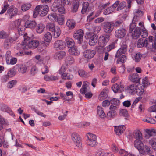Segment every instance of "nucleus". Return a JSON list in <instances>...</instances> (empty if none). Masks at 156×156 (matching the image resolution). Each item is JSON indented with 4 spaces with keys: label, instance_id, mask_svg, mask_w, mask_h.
Wrapping results in <instances>:
<instances>
[{
    "label": "nucleus",
    "instance_id": "f257e3e1",
    "mask_svg": "<svg viewBox=\"0 0 156 156\" xmlns=\"http://www.w3.org/2000/svg\"><path fill=\"white\" fill-rule=\"evenodd\" d=\"M87 39H89V44L90 46L95 45L98 41V36L93 33H88L85 36Z\"/></svg>",
    "mask_w": 156,
    "mask_h": 156
},
{
    "label": "nucleus",
    "instance_id": "f03ea898",
    "mask_svg": "<svg viewBox=\"0 0 156 156\" xmlns=\"http://www.w3.org/2000/svg\"><path fill=\"white\" fill-rule=\"evenodd\" d=\"M104 31L107 34H110L113 30L115 26L114 23L112 22H106L102 23Z\"/></svg>",
    "mask_w": 156,
    "mask_h": 156
},
{
    "label": "nucleus",
    "instance_id": "7ed1b4c3",
    "mask_svg": "<svg viewBox=\"0 0 156 156\" xmlns=\"http://www.w3.org/2000/svg\"><path fill=\"white\" fill-rule=\"evenodd\" d=\"M111 36V34H103L100 36L99 37L98 41V44L100 46L102 47L105 46L110 40Z\"/></svg>",
    "mask_w": 156,
    "mask_h": 156
},
{
    "label": "nucleus",
    "instance_id": "20e7f679",
    "mask_svg": "<svg viewBox=\"0 0 156 156\" xmlns=\"http://www.w3.org/2000/svg\"><path fill=\"white\" fill-rule=\"evenodd\" d=\"M87 140V144L91 147H94L97 145L98 143L97 141L96 136L94 134H90V136L88 137Z\"/></svg>",
    "mask_w": 156,
    "mask_h": 156
},
{
    "label": "nucleus",
    "instance_id": "39448f33",
    "mask_svg": "<svg viewBox=\"0 0 156 156\" xmlns=\"http://www.w3.org/2000/svg\"><path fill=\"white\" fill-rule=\"evenodd\" d=\"M84 35L83 31L81 29H79L76 31L73 34V37L78 40L79 44H81L83 41V37Z\"/></svg>",
    "mask_w": 156,
    "mask_h": 156
},
{
    "label": "nucleus",
    "instance_id": "423d86ee",
    "mask_svg": "<svg viewBox=\"0 0 156 156\" xmlns=\"http://www.w3.org/2000/svg\"><path fill=\"white\" fill-rule=\"evenodd\" d=\"M71 137L72 140L75 143L76 145L78 147L81 148L82 144L79 135L76 133H74L72 134Z\"/></svg>",
    "mask_w": 156,
    "mask_h": 156
},
{
    "label": "nucleus",
    "instance_id": "0eeeda50",
    "mask_svg": "<svg viewBox=\"0 0 156 156\" xmlns=\"http://www.w3.org/2000/svg\"><path fill=\"white\" fill-rule=\"evenodd\" d=\"M128 78L130 81L135 83H139L140 79L138 74L136 73L129 75Z\"/></svg>",
    "mask_w": 156,
    "mask_h": 156
},
{
    "label": "nucleus",
    "instance_id": "6e6552de",
    "mask_svg": "<svg viewBox=\"0 0 156 156\" xmlns=\"http://www.w3.org/2000/svg\"><path fill=\"white\" fill-rule=\"evenodd\" d=\"M54 47L56 49H63L65 48V43L62 40H57L55 42L54 44Z\"/></svg>",
    "mask_w": 156,
    "mask_h": 156
},
{
    "label": "nucleus",
    "instance_id": "1a4fd4ad",
    "mask_svg": "<svg viewBox=\"0 0 156 156\" xmlns=\"http://www.w3.org/2000/svg\"><path fill=\"white\" fill-rule=\"evenodd\" d=\"M95 53V51L89 49L85 51L83 53V55L85 58H91L93 57Z\"/></svg>",
    "mask_w": 156,
    "mask_h": 156
},
{
    "label": "nucleus",
    "instance_id": "9d476101",
    "mask_svg": "<svg viewBox=\"0 0 156 156\" xmlns=\"http://www.w3.org/2000/svg\"><path fill=\"white\" fill-rule=\"evenodd\" d=\"M126 34V31L124 28L117 30L115 32V36L118 38H121L123 37Z\"/></svg>",
    "mask_w": 156,
    "mask_h": 156
},
{
    "label": "nucleus",
    "instance_id": "9b49d317",
    "mask_svg": "<svg viewBox=\"0 0 156 156\" xmlns=\"http://www.w3.org/2000/svg\"><path fill=\"white\" fill-rule=\"evenodd\" d=\"M141 29L140 27H137L135 28L132 34L133 39H136L139 37L141 34Z\"/></svg>",
    "mask_w": 156,
    "mask_h": 156
},
{
    "label": "nucleus",
    "instance_id": "f8f14e48",
    "mask_svg": "<svg viewBox=\"0 0 156 156\" xmlns=\"http://www.w3.org/2000/svg\"><path fill=\"white\" fill-rule=\"evenodd\" d=\"M113 92L116 93L118 92H121L124 90V87L122 85H119L117 83L115 84L111 87Z\"/></svg>",
    "mask_w": 156,
    "mask_h": 156
},
{
    "label": "nucleus",
    "instance_id": "ddd939ff",
    "mask_svg": "<svg viewBox=\"0 0 156 156\" xmlns=\"http://www.w3.org/2000/svg\"><path fill=\"white\" fill-rule=\"evenodd\" d=\"M61 0H55L52 5L53 10H64L63 6L60 4Z\"/></svg>",
    "mask_w": 156,
    "mask_h": 156
},
{
    "label": "nucleus",
    "instance_id": "4468645a",
    "mask_svg": "<svg viewBox=\"0 0 156 156\" xmlns=\"http://www.w3.org/2000/svg\"><path fill=\"white\" fill-rule=\"evenodd\" d=\"M48 10H34L33 16L35 18L37 16H45L48 13Z\"/></svg>",
    "mask_w": 156,
    "mask_h": 156
},
{
    "label": "nucleus",
    "instance_id": "2eb2a0df",
    "mask_svg": "<svg viewBox=\"0 0 156 156\" xmlns=\"http://www.w3.org/2000/svg\"><path fill=\"white\" fill-rule=\"evenodd\" d=\"M60 14H59V16L56 20L59 24L61 25H62L64 23V16L62 14L65 13V10H58Z\"/></svg>",
    "mask_w": 156,
    "mask_h": 156
},
{
    "label": "nucleus",
    "instance_id": "dca6fc26",
    "mask_svg": "<svg viewBox=\"0 0 156 156\" xmlns=\"http://www.w3.org/2000/svg\"><path fill=\"white\" fill-rule=\"evenodd\" d=\"M137 86L135 84L129 85L126 87V89L129 93L132 95L136 94V90Z\"/></svg>",
    "mask_w": 156,
    "mask_h": 156
},
{
    "label": "nucleus",
    "instance_id": "f3484780",
    "mask_svg": "<svg viewBox=\"0 0 156 156\" xmlns=\"http://www.w3.org/2000/svg\"><path fill=\"white\" fill-rule=\"evenodd\" d=\"M39 44V41L38 40H34L29 41L27 46L30 48L34 49L37 48Z\"/></svg>",
    "mask_w": 156,
    "mask_h": 156
},
{
    "label": "nucleus",
    "instance_id": "a211bd4d",
    "mask_svg": "<svg viewBox=\"0 0 156 156\" xmlns=\"http://www.w3.org/2000/svg\"><path fill=\"white\" fill-rule=\"evenodd\" d=\"M15 40V38H13L9 37H8L5 40L4 42V47L6 49H8L10 47L11 43Z\"/></svg>",
    "mask_w": 156,
    "mask_h": 156
},
{
    "label": "nucleus",
    "instance_id": "6ab92c4d",
    "mask_svg": "<svg viewBox=\"0 0 156 156\" xmlns=\"http://www.w3.org/2000/svg\"><path fill=\"white\" fill-rule=\"evenodd\" d=\"M143 140H136L134 142V146L135 148H137L139 152L140 150L143 148L144 144L142 142Z\"/></svg>",
    "mask_w": 156,
    "mask_h": 156
},
{
    "label": "nucleus",
    "instance_id": "aec40b11",
    "mask_svg": "<svg viewBox=\"0 0 156 156\" xmlns=\"http://www.w3.org/2000/svg\"><path fill=\"white\" fill-rule=\"evenodd\" d=\"M148 45V39H145L144 41L142 39H140L138 41L137 46L139 48L146 47Z\"/></svg>",
    "mask_w": 156,
    "mask_h": 156
},
{
    "label": "nucleus",
    "instance_id": "412c9836",
    "mask_svg": "<svg viewBox=\"0 0 156 156\" xmlns=\"http://www.w3.org/2000/svg\"><path fill=\"white\" fill-rule=\"evenodd\" d=\"M140 153L143 154H147L150 155L151 154V150L150 148L147 145H145L141 150H140Z\"/></svg>",
    "mask_w": 156,
    "mask_h": 156
},
{
    "label": "nucleus",
    "instance_id": "4be33fe9",
    "mask_svg": "<svg viewBox=\"0 0 156 156\" xmlns=\"http://www.w3.org/2000/svg\"><path fill=\"white\" fill-rule=\"evenodd\" d=\"M126 128L124 126H115V131L116 134L118 135H120L125 130Z\"/></svg>",
    "mask_w": 156,
    "mask_h": 156
},
{
    "label": "nucleus",
    "instance_id": "5701e85b",
    "mask_svg": "<svg viewBox=\"0 0 156 156\" xmlns=\"http://www.w3.org/2000/svg\"><path fill=\"white\" fill-rule=\"evenodd\" d=\"M66 55V52L62 51L55 53L54 55V57L56 59L60 60L65 57Z\"/></svg>",
    "mask_w": 156,
    "mask_h": 156
},
{
    "label": "nucleus",
    "instance_id": "b1692460",
    "mask_svg": "<svg viewBox=\"0 0 156 156\" xmlns=\"http://www.w3.org/2000/svg\"><path fill=\"white\" fill-rule=\"evenodd\" d=\"M69 52L70 54L75 56H78L80 53L79 51L78 50L76 46L70 48L69 50Z\"/></svg>",
    "mask_w": 156,
    "mask_h": 156
},
{
    "label": "nucleus",
    "instance_id": "393cba45",
    "mask_svg": "<svg viewBox=\"0 0 156 156\" xmlns=\"http://www.w3.org/2000/svg\"><path fill=\"white\" fill-rule=\"evenodd\" d=\"M37 23L35 21L28 20L25 23V26L26 27L34 29L36 27Z\"/></svg>",
    "mask_w": 156,
    "mask_h": 156
},
{
    "label": "nucleus",
    "instance_id": "a878e982",
    "mask_svg": "<svg viewBox=\"0 0 156 156\" xmlns=\"http://www.w3.org/2000/svg\"><path fill=\"white\" fill-rule=\"evenodd\" d=\"M97 112L98 115L101 118H104L106 117V115L104 112L103 108L100 106H98L97 107Z\"/></svg>",
    "mask_w": 156,
    "mask_h": 156
},
{
    "label": "nucleus",
    "instance_id": "bb28decb",
    "mask_svg": "<svg viewBox=\"0 0 156 156\" xmlns=\"http://www.w3.org/2000/svg\"><path fill=\"white\" fill-rule=\"evenodd\" d=\"M145 131L148 135H146L145 136V137L147 139L149 138L151 136H155L156 133V130L153 129H146Z\"/></svg>",
    "mask_w": 156,
    "mask_h": 156
},
{
    "label": "nucleus",
    "instance_id": "cd10ccee",
    "mask_svg": "<svg viewBox=\"0 0 156 156\" xmlns=\"http://www.w3.org/2000/svg\"><path fill=\"white\" fill-rule=\"evenodd\" d=\"M140 84L137 86L136 90V94L139 96L142 95L144 91V87L145 86H141Z\"/></svg>",
    "mask_w": 156,
    "mask_h": 156
},
{
    "label": "nucleus",
    "instance_id": "c85d7f7f",
    "mask_svg": "<svg viewBox=\"0 0 156 156\" xmlns=\"http://www.w3.org/2000/svg\"><path fill=\"white\" fill-rule=\"evenodd\" d=\"M27 35V34L26 33L24 34L23 36L24 38V41H23L22 42V48L24 49H27V45H26L24 47V45L27 43V41H29L30 39V37L28 36Z\"/></svg>",
    "mask_w": 156,
    "mask_h": 156
},
{
    "label": "nucleus",
    "instance_id": "c756f323",
    "mask_svg": "<svg viewBox=\"0 0 156 156\" xmlns=\"http://www.w3.org/2000/svg\"><path fill=\"white\" fill-rule=\"evenodd\" d=\"M66 25L70 29H72L75 27L76 23L73 20L68 19L66 22Z\"/></svg>",
    "mask_w": 156,
    "mask_h": 156
},
{
    "label": "nucleus",
    "instance_id": "7c9ffc66",
    "mask_svg": "<svg viewBox=\"0 0 156 156\" xmlns=\"http://www.w3.org/2000/svg\"><path fill=\"white\" fill-rule=\"evenodd\" d=\"M44 79L46 81H50L57 80H58V78L56 76L53 75L49 76L48 75H46L44 76Z\"/></svg>",
    "mask_w": 156,
    "mask_h": 156
},
{
    "label": "nucleus",
    "instance_id": "2f4dec72",
    "mask_svg": "<svg viewBox=\"0 0 156 156\" xmlns=\"http://www.w3.org/2000/svg\"><path fill=\"white\" fill-rule=\"evenodd\" d=\"M148 143L154 150H156V138H151L148 141Z\"/></svg>",
    "mask_w": 156,
    "mask_h": 156
},
{
    "label": "nucleus",
    "instance_id": "473e14b6",
    "mask_svg": "<svg viewBox=\"0 0 156 156\" xmlns=\"http://www.w3.org/2000/svg\"><path fill=\"white\" fill-rule=\"evenodd\" d=\"M66 44L67 46L70 48L74 46V42L73 40L69 37H66Z\"/></svg>",
    "mask_w": 156,
    "mask_h": 156
},
{
    "label": "nucleus",
    "instance_id": "72a5a7b5",
    "mask_svg": "<svg viewBox=\"0 0 156 156\" xmlns=\"http://www.w3.org/2000/svg\"><path fill=\"white\" fill-rule=\"evenodd\" d=\"M87 81H84L83 83L82 88L80 90V92L82 94H84L87 92L89 90H88V87L87 84Z\"/></svg>",
    "mask_w": 156,
    "mask_h": 156
},
{
    "label": "nucleus",
    "instance_id": "f704fd0d",
    "mask_svg": "<svg viewBox=\"0 0 156 156\" xmlns=\"http://www.w3.org/2000/svg\"><path fill=\"white\" fill-rule=\"evenodd\" d=\"M16 66L18 67V71L20 73L22 74H24L26 72L27 68L25 65L22 64H17L16 65Z\"/></svg>",
    "mask_w": 156,
    "mask_h": 156
},
{
    "label": "nucleus",
    "instance_id": "c9c22d12",
    "mask_svg": "<svg viewBox=\"0 0 156 156\" xmlns=\"http://www.w3.org/2000/svg\"><path fill=\"white\" fill-rule=\"evenodd\" d=\"M134 136L136 140H143L142 134L141 132L139 130H136L134 133Z\"/></svg>",
    "mask_w": 156,
    "mask_h": 156
},
{
    "label": "nucleus",
    "instance_id": "e433bc0d",
    "mask_svg": "<svg viewBox=\"0 0 156 156\" xmlns=\"http://www.w3.org/2000/svg\"><path fill=\"white\" fill-rule=\"evenodd\" d=\"M52 38V35L49 32H47L43 37L44 40L47 42H50Z\"/></svg>",
    "mask_w": 156,
    "mask_h": 156
},
{
    "label": "nucleus",
    "instance_id": "4c0bfd02",
    "mask_svg": "<svg viewBox=\"0 0 156 156\" xmlns=\"http://www.w3.org/2000/svg\"><path fill=\"white\" fill-rule=\"evenodd\" d=\"M46 29L51 32L55 30L56 27L55 26V24L53 23H48L46 26Z\"/></svg>",
    "mask_w": 156,
    "mask_h": 156
},
{
    "label": "nucleus",
    "instance_id": "58836bf2",
    "mask_svg": "<svg viewBox=\"0 0 156 156\" xmlns=\"http://www.w3.org/2000/svg\"><path fill=\"white\" fill-rule=\"evenodd\" d=\"M62 79L65 80H71L73 77V76L71 74L67 73H63L62 76Z\"/></svg>",
    "mask_w": 156,
    "mask_h": 156
},
{
    "label": "nucleus",
    "instance_id": "ea45409f",
    "mask_svg": "<svg viewBox=\"0 0 156 156\" xmlns=\"http://www.w3.org/2000/svg\"><path fill=\"white\" fill-rule=\"evenodd\" d=\"M48 17L50 20L53 22L56 21L57 20L58 17L55 13L49 14Z\"/></svg>",
    "mask_w": 156,
    "mask_h": 156
},
{
    "label": "nucleus",
    "instance_id": "a19ab883",
    "mask_svg": "<svg viewBox=\"0 0 156 156\" xmlns=\"http://www.w3.org/2000/svg\"><path fill=\"white\" fill-rule=\"evenodd\" d=\"M52 32H54V37L55 38H57L60 34V29L58 27H56L55 30Z\"/></svg>",
    "mask_w": 156,
    "mask_h": 156
},
{
    "label": "nucleus",
    "instance_id": "79ce46f5",
    "mask_svg": "<svg viewBox=\"0 0 156 156\" xmlns=\"http://www.w3.org/2000/svg\"><path fill=\"white\" fill-rule=\"evenodd\" d=\"M44 28L45 26L44 25L41 23L39 24L36 28V31L38 33H41L44 30Z\"/></svg>",
    "mask_w": 156,
    "mask_h": 156
},
{
    "label": "nucleus",
    "instance_id": "37998d69",
    "mask_svg": "<svg viewBox=\"0 0 156 156\" xmlns=\"http://www.w3.org/2000/svg\"><path fill=\"white\" fill-rule=\"evenodd\" d=\"M38 70V69L36 66H33L32 67L30 71V75L32 76H34L37 73Z\"/></svg>",
    "mask_w": 156,
    "mask_h": 156
},
{
    "label": "nucleus",
    "instance_id": "c03bdc74",
    "mask_svg": "<svg viewBox=\"0 0 156 156\" xmlns=\"http://www.w3.org/2000/svg\"><path fill=\"white\" fill-rule=\"evenodd\" d=\"M116 115V112H112V111H109L107 114V117L111 119L114 118Z\"/></svg>",
    "mask_w": 156,
    "mask_h": 156
},
{
    "label": "nucleus",
    "instance_id": "a18cd8bd",
    "mask_svg": "<svg viewBox=\"0 0 156 156\" xmlns=\"http://www.w3.org/2000/svg\"><path fill=\"white\" fill-rule=\"evenodd\" d=\"M17 10H7V13L9 16V18H12L17 14Z\"/></svg>",
    "mask_w": 156,
    "mask_h": 156
},
{
    "label": "nucleus",
    "instance_id": "49530a36",
    "mask_svg": "<svg viewBox=\"0 0 156 156\" xmlns=\"http://www.w3.org/2000/svg\"><path fill=\"white\" fill-rule=\"evenodd\" d=\"M141 57V54L140 53L138 52L137 53L134 57L133 59L135 60V62H137L140 61Z\"/></svg>",
    "mask_w": 156,
    "mask_h": 156
},
{
    "label": "nucleus",
    "instance_id": "de8ad7c7",
    "mask_svg": "<svg viewBox=\"0 0 156 156\" xmlns=\"http://www.w3.org/2000/svg\"><path fill=\"white\" fill-rule=\"evenodd\" d=\"M126 56L123 55L120 58L117 59L116 62L118 64L120 62H122V63H124L126 62Z\"/></svg>",
    "mask_w": 156,
    "mask_h": 156
},
{
    "label": "nucleus",
    "instance_id": "09e8293b",
    "mask_svg": "<svg viewBox=\"0 0 156 156\" xmlns=\"http://www.w3.org/2000/svg\"><path fill=\"white\" fill-rule=\"evenodd\" d=\"M74 61V58L71 56L67 57L66 59V62L67 64H72L73 63Z\"/></svg>",
    "mask_w": 156,
    "mask_h": 156
},
{
    "label": "nucleus",
    "instance_id": "8fccbe9b",
    "mask_svg": "<svg viewBox=\"0 0 156 156\" xmlns=\"http://www.w3.org/2000/svg\"><path fill=\"white\" fill-rule=\"evenodd\" d=\"M16 74V72L15 69L13 68L9 70L7 74L10 77H12L14 76Z\"/></svg>",
    "mask_w": 156,
    "mask_h": 156
},
{
    "label": "nucleus",
    "instance_id": "3c124183",
    "mask_svg": "<svg viewBox=\"0 0 156 156\" xmlns=\"http://www.w3.org/2000/svg\"><path fill=\"white\" fill-rule=\"evenodd\" d=\"M22 20L21 19H19L17 20H15L14 23V26L18 28L22 27L21 25Z\"/></svg>",
    "mask_w": 156,
    "mask_h": 156
},
{
    "label": "nucleus",
    "instance_id": "603ef678",
    "mask_svg": "<svg viewBox=\"0 0 156 156\" xmlns=\"http://www.w3.org/2000/svg\"><path fill=\"white\" fill-rule=\"evenodd\" d=\"M107 94L105 91H104V90L101 92L99 95V99L101 100L105 99L107 97Z\"/></svg>",
    "mask_w": 156,
    "mask_h": 156
},
{
    "label": "nucleus",
    "instance_id": "864d4df0",
    "mask_svg": "<svg viewBox=\"0 0 156 156\" xmlns=\"http://www.w3.org/2000/svg\"><path fill=\"white\" fill-rule=\"evenodd\" d=\"M125 52H126L125 51H123L122 49L120 48L118 50L115 55V57L116 58H118L122 54H125Z\"/></svg>",
    "mask_w": 156,
    "mask_h": 156
},
{
    "label": "nucleus",
    "instance_id": "5fc2aeb1",
    "mask_svg": "<svg viewBox=\"0 0 156 156\" xmlns=\"http://www.w3.org/2000/svg\"><path fill=\"white\" fill-rule=\"evenodd\" d=\"M119 114L121 116L127 117L128 116V112L126 109H122L120 110Z\"/></svg>",
    "mask_w": 156,
    "mask_h": 156
},
{
    "label": "nucleus",
    "instance_id": "6e6d98bb",
    "mask_svg": "<svg viewBox=\"0 0 156 156\" xmlns=\"http://www.w3.org/2000/svg\"><path fill=\"white\" fill-rule=\"evenodd\" d=\"M115 42H112L109 45L106 47L105 49H107V51H109L115 48Z\"/></svg>",
    "mask_w": 156,
    "mask_h": 156
},
{
    "label": "nucleus",
    "instance_id": "4d7b16f0",
    "mask_svg": "<svg viewBox=\"0 0 156 156\" xmlns=\"http://www.w3.org/2000/svg\"><path fill=\"white\" fill-rule=\"evenodd\" d=\"M126 5V3L125 1H123L121 2L119 5L118 7V10H122L124 9Z\"/></svg>",
    "mask_w": 156,
    "mask_h": 156
},
{
    "label": "nucleus",
    "instance_id": "13d9d810",
    "mask_svg": "<svg viewBox=\"0 0 156 156\" xmlns=\"http://www.w3.org/2000/svg\"><path fill=\"white\" fill-rule=\"evenodd\" d=\"M115 27H119L123 26V22L122 20H118L114 23Z\"/></svg>",
    "mask_w": 156,
    "mask_h": 156
},
{
    "label": "nucleus",
    "instance_id": "bf43d9fd",
    "mask_svg": "<svg viewBox=\"0 0 156 156\" xmlns=\"http://www.w3.org/2000/svg\"><path fill=\"white\" fill-rule=\"evenodd\" d=\"M8 35L4 31H2L0 32V38L4 39L8 38Z\"/></svg>",
    "mask_w": 156,
    "mask_h": 156
},
{
    "label": "nucleus",
    "instance_id": "052dcab7",
    "mask_svg": "<svg viewBox=\"0 0 156 156\" xmlns=\"http://www.w3.org/2000/svg\"><path fill=\"white\" fill-rule=\"evenodd\" d=\"M48 69V67L46 66H44L41 69L42 73L43 74H44L46 73H47L49 71Z\"/></svg>",
    "mask_w": 156,
    "mask_h": 156
},
{
    "label": "nucleus",
    "instance_id": "680f3d73",
    "mask_svg": "<svg viewBox=\"0 0 156 156\" xmlns=\"http://www.w3.org/2000/svg\"><path fill=\"white\" fill-rule=\"evenodd\" d=\"M17 83V81L16 80H12L10 81L8 84V87L9 88H11L15 85Z\"/></svg>",
    "mask_w": 156,
    "mask_h": 156
},
{
    "label": "nucleus",
    "instance_id": "e2e57ef3",
    "mask_svg": "<svg viewBox=\"0 0 156 156\" xmlns=\"http://www.w3.org/2000/svg\"><path fill=\"white\" fill-rule=\"evenodd\" d=\"M17 60L16 58L11 57L10 59H9L8 62H7L8 64L13 65L16 63Z\"/></svg>",
    "mask_w": 156,
    "mask_h": 156
},
{
    "label": "nucleus",
    "instance_id": "0e129e2a",
    "mask_svg": "<svg viewBox=\"0 0 156 156\" xmlns=\"http://www.w3.org/2000/svg\"><path fill=\"white\" fill-rule=\"evenodd\" d=\"M136 26V23L134 22H132L130 25L129 28V32L131 33L133 32V30L135 28Z\"/></svg>",
    "mask_w": 156,
    "mask_h": 156
},
{
    "label": "nucleus",
    "instance_id": "69168bd1",
    "mask_svg": "<svg viewBox=\"0 0 156 156\" xmlns=\"http://www.w3.org/2000/svg\"><path fill=\"white\" fill-rule=\"evenodd\" d=\"M110 4V3L109 2L105 4H101L99 6V9L101 10L105 9L107 6L109 5Z\"/></svg>",
    "mask_w": 156,
    "mask_h": 156
},
{
    "label": "nucleus",
    "instance_id": "338daca9",
    "mask_svg": "<svg viewBox=\"0 0 156 156\" xmlns=\"http://www.w3.org/2000/svg\"><path fill=\"white\" fill-rule=\"evenodd\" d=\"M31 7V5L30 4H24L21 6V10H29Z\"/></svg>",
    "mask_w": 156,
    "mask_h": 156
},
{
    "label": "nucleus",
    "instance_id": "774afa93",
    "mask_svg": "<svg viewBox=\"0 0 156 156\" xmlns=\"http://www.w3.org/2000/svg\"><path fill=\"white\" fill-rule=\"evenodd\" d=\"M110 101L111 104L114 105H118L119 103V101L115 98L111 99Z\"/></svg>",
    "mask_w": 156,
    "mask_h": 156
}]
</instances>
